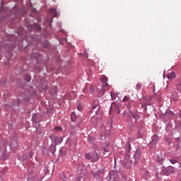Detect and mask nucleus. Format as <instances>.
Returning <instances> with one entry per match:
<instances>
[{"label":"nucleus","mask_w":181,"mask_h":181,"mask_svg":"<svg viewBox=\"0 0 181 181\" xmlns=\"http://www.w3.org/2000/svg\"><path fill=\"white\" fill-rule=\"evenodd\" d=\"M127 108L129 109V114H130V115H129V117H133V118H134V119H136V121L137 119H139V116L135 113H132V112L131 111V107H129V106H128Z\"/></svg>","instance_id":"nucleus-1"},{"label":"nucleus","mask_w":181,"mask_h":181,"mask_svg":"<svg viewBox=\"0 0 181 181\" xmlns=\"http://www.w3.org/2000/svg\"><path fill=\"white\" fill-rule=\"evenodd\" d=\"M99 158H100V157L98 156V153H93L92 156H91L90 160H91V162H93V163L97 162V160H98Z\"/></svg>","instance_id":"nucleus-2"},{"label":"nucleus","mask_w":181,"mask_h":181,"mask_svg":"<svg viewBox=\"0 0 181 181\" xmlns=\"http://www.w3.org/2000/svg\"><path fill=\"white\" fill-rule=\"evenodd\" d=\"M71 119L73 122H76V121H77V115H76V112H72L71 114Z\"/></svg>","instance_id":"nucleus-3"},{"label":"nucleus","mask_w":181,"mask_h":181,"mask_svg":"<svg viewBox=\"0 0 181 181\" xmlns=\"http://www.w3.org/2000/svg\"><path fill=\"white\" fill-rule=\"evenodd\" d=\"M167 172L168 173H175V172H176V168H175V167L169 166L167 168Z\"/></svg>","instance_id":"nucleus-4"},{"label":"nucleus","mask_w":181,"mask_h":181,"mask_svg":"<svg viewBox=\"0 0 181 181\" xmlns=\"http://www.w3.org/2000/svg\"><path fill=\"white\" fill-rule=\"evenodd\" d=\"M49 13H51V15H53L54 18H56L57 16V11L55 8H51L49 10Z\"/></svg>","instance_id":"nucleus-5"},{"label":"nucleus","mask_w":181,"mask_h":181,"mask_svg":"<svg viewBox=\"0 0 181 181\" xmlns=\"http://www.w3.org/2000/svg\"><path fill=\"white\" fill-rule=\"evenodd\" d=\"M175 77H176V74H175V71H172L168 75V78H169V80H172L175 78Z\"/></svg>","instance_id":"nucleus-6"},{"label":"nucleus","mask_w":181,"mask_h":181,"mask_svg":"<svg viewBox=\"0 0 181 181\" xmlns=\"http://www.w3.org/2000/svg\"><path fill=\"white\" fill-rule=\"evenodd\" d=\"M102 83H103L102 86L103 87V90L105 91H107V90L110 88V86L108 85V83L107 82H102Z\"/></svg>","instance_id":"nucleus-7"},{"label":"nucleus","mask_w":181,"mask_h":181,"mask_svg":"<svg viewBox=\"0 0 181 181\" xmlns=\"http://www.w3.org/2000/svg\"><path fill=\"white\" fill-rule=\"evenodd\" d=\"M101 83H107V81H108V78H107V76H102L101 78Z\"/></svg>","instance_id":"nucleus-8"},{"label":"nucleus","mask_w":181,"mask_h":181,"mask_svg":"<svg viewBox=\"0 0 181 181\" xmlns=\"http://www.w3.org/2000/svg\"><path fill=\"white\" fill-rule=\"evenodd\" d=\"M88 139L91 144H93L94 141H95V139L91 136H89Z\"/></svg>","instance_id":"nucleus-9"},{"label":"nucleus","mask_w":181,"mask_h":181,"mask_svg":"<svg viewBox=\"0 0 181 181\" xmlns=\"http://www.w3.org/2000/svg\"><path fill=\"white\" fill-rule=\"evenodd\" d=\"M169 160L173 165H175V163H177V159L176 158L170 159Z\"/></svg>","instance_id":"nucleus-10"},{"label":"nucleus","mask_w":181,"mask_h":181,"mask_svg":"<svg viewBox=\"0 0 181 181\" xmlns=\"http://www.w3.org/2000/svg\"><path fill=\"white\" fill-rule=\"evenodd\" d=\"M100 110V106H98V105H93L92 106V111L94 112V110Z\"/></svg>","instance_id":"nucleus-11"},{"label":"nucleus","mask_w":181,"mask_h":181,"mask_svg":"<svg viewBox=\"0 0 181 181\" xmlns=\"http://www.w3.org/2000/svg\"><path fill=\"white\" fill-rule=\"evenodd\" d=\"M85 158L86 159H88V160H91V156L90 155V153L85 154Z\"/></svg>","instance_id":"nucleus-12"},{"label":"nucleus","mask_w":181,"mask_h":181,"mask_svg":"<svg viewBox=\"0 0 181 181\" xmlns=\"http://www.w3.org/2000/svg\"><path fill=\"white\" fill-rule=\"evenodd\" d=\"M142 88V85L141 83H137L136 86V90H141Z\"/></svg>","instance_id":"nucleus-13"},{"label":"nucleus","mask_w":181,"mask_h":181,"mask_svg":"<svg viewBox=\"0 0 181 181\" xmlns=\"http://www.w3.org/2000/svg\"><path fill=\"white\" fill-rule=\"evenodd\" d=\"M26 81H28L29 83V81H30L31 78H30V74H27L26 75V78H25Z\"/></svg>","instance_id":"nucleus-14"},{"label":"nucleus","mask_w":181,"mask_h":181,"mask_svg":"<svg viewBox=\"0 0 181 181\" xmlns=\"http://www.w3.org/2000/svg\"><path fill=\"white\" fill-rule=\"evenodd\" d=\"M54 131H62V128L60 127H54Z\"/></svg>","instance_id":"nucleus-15"},{"label":"nucleus","mask_w":181,"mask_h":181,"mask_svg":"<svg viewBox=\"0 0 181 181\" xmlns=\"http://www.w3.org/2000/svg\"><path fill=\"white\" fill-rule=\"evenodd\" d=\"M44 46H45V47H47V46H49V42L45 41V42H44Z\"/></svg>","instance_id":"nucleus-16"},{"label":"nucleus","mask_w":181,"mask_h":181,"mask_svg":"<svg viewBox=\"0 0 181 181\" xmlns=\"http://www.w3.org/2000/svg\"><path fill=\"white\" fill-rule=\"evenodd\" d=\"M117 114H121V110H119V107H116Z\"/></svg>","instance_id":"nucleus-17"},{"label":"nucleus","mask_w":181,"mask_h":181,"mask_svg":"<svg viewBox=\"0 0 181 181\" xmlns=\"http://www.w3.org/2000/svg\"><path fill=\"white\" fill-rule=\"evenodd\" d=\"M128 100H129V97L124 96L123 101H128Z\"/></svg>","instance_id":"nucleus-18"},{"label":"nucleus","mask_w":181,"mask_h":181,"mask_svg":"<svg viewBox=\"0 0 181 181\" xmlns=\"http://www.w3.org/2000/svg\"><path fill=\"white\" fill-rule=\"evenodd\" d=\"M15 48V46L14 45H11V47H9L8 49L9 50H12Z\"/></svg>","instance_id":"nucleus-19"},{"label":"nucleus","mask_w":181,"mask_h":181,"mask_svg":"<svg viewBox=\"0 0 181 181\" xmlns=\"http://www.w3.org/2000/svg\"><path fill=\"white\" fill-rule=\"evenodd\" d=\"M77 110H78V111H81V110H82L81 106H78Z\"/></svg>","instance_id":"nucleus-20"},{"label":"nucleus","mask_w":181,"mask_h":181,"mask_svg":"<svg viewBox=\"0 0 181 181\" xmlns=\"http://www.w3.org/2000/svg\"><path fill=\"white\" fill-rule=\"evenodd\" d=\"M33 119H36V115H33Z\"/></svg>","instance_id":"nucleus-21"},{"label":"nucleus","mask_w":181,"mask_h":181,"mask_svg":"<svg viewBox=\"0 0 181 181\" xmlns=\"http://www.w3.org/2000/svg\"><path fill=\"white\" fill-rule=\"evenodd\" d=\"M62 141H63V139L59 138V144H62Z\"/></svg>","instance_id":"nucleus-22"},{"label":"nucleus","mask_w":181,"mask_h":181,"mask_svg":"<svg viewBox=\"0 0 181 181\" xmlns=\"http://www.w3.org/2000/svg\"><path fill=\"white\" fill-rule=\"evenodd\" d=\"M90 91H94V88H93V86H90Z\"/></svg>","instance_id":"nucleus-23"},{"label":"nucleus","mask_w":181,"mask_h":181,"mask_svg":"<svg viewBox=\"0 0 181 181\" xmlns=\"http://www.w3.org/2000/svg\"><path fill=\"white\" fill-rule=\"evenodd\" d=\"M33 153H30V158H33Z\"/></svg>","instance_id":"nucleus-24"},{"label":"nucleus","mask_w":181,"mask_h":181,"mask_svg":"<svg viewBox=\"0 0 181 181\" xmlns=\"http://www.w3.org/2000/svg\"><path fill=\"white\" fill-rule=\"evenodd\" d=\"M6 82H4L3 84H5Z\"/></svg>","instance_id":"nucleus-25"}]
</instances>
